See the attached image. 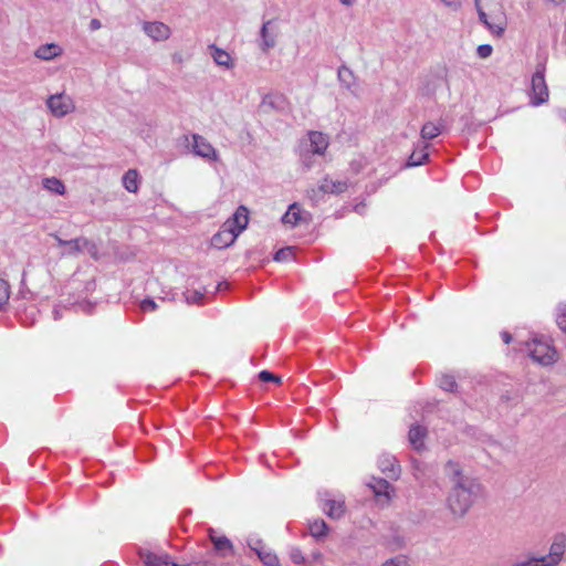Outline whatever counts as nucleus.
<instances>
[{
  "instance_id": "nucleus-1",
  "label": "nucleus",
  "mask_w": 566,
  "mask_h": 566,
  "mask_svg": "<svg viewBox=\"0 0 566 566\" xmlns=\"http://www.w3.org/2000/svg\"><path fill=\"white\" fill-rule=\"evenodd\" d=\"M249 224V210L240 206L235 212L227 219L220 230L213 234L210 245L217 250L231 247L237 238L247 229Z\"/></svg>"
},
{
  "instance_id": "nucleus-2",
  "label": "nucleus",
  "mask_w": 566,
  "mask_h": 566,
  "mask_svg": "<svg viewBox=\"0 0 566 566\" xmlns=\"http://www.w3.org/2000/svg\"><path fill=\"white\" fill-rule=\"evenodd\" d=\"M448 503L454 515H463L472 503V494L469 485L459 483V486L454 488L450 494Z\"/></svg>"
},
{
  "instance_id": "nucleus-3",
  "label": "nucleus",
  "mask_w": 566,
  "mask_h": 566,
  "mask_svg": "<svg viewBox=\"0 0 566 566\" xmlns=\"http://www.w3.org/2000/svg\"><path fill=\"white\" fill-rule=\"evenodd\" d=\"M247 546L253 552L259 562L264 566H281L279 555L270 548L262 539L248 538Z\"/></svg>"
},
{
  "instance_id": "nucleus-4",
  "label": "nucleus",
  "mask_w": 566,
  "mask_h": 566,
  "mask_svg": "<svg viewBox=\"0 0 566 566\" xmlns=\"http://www.w3.org/2000/svg\"><path fill=\"white\" fill-rule=\"evenodd\" d=\"M46 105L55 117H64L76 109L74 99L65 93L51 95L46 101Z\"/></svg>"
},
{
  "instance_id": "nucleus-5",
  "label": "nucleus",
  "mask_w": 566,
  "mask_h": 566,
  "mask_svg": "<svg viewBox=\"0 0 566 566\" xmlns=\"http://www.w3.org/2000/svg\"><path fill=\"white\" fill-rule=\"evenodd\" d=\"M208 536L212 544L213 553L216 556L221 558H228L234 555V545L232 541L224 534H221L213 528H209Z\"/></svg>"
},
{
  "instance_id": "nucleus-6",
  "label": "nucleus",
  "mask_w": 566,
  "mask_h": 566,
  "mask_svg": "<svg viewBox=\"0 0 566 566\" xmlns=\"http://www.w3.org/2000/svg\"><path fill=\"white\" fill-rule=\"evenodd\" d=\"M531 357L542 365H551L556 361V352L547 343L534 340L530 348Z\"/></svg>"
},
{
  "instance_id": "nucleus-7",
  "label": "nucleus",
  "mask_w": 566,
  "mask_h": 566,
  "mask_svg": "<svg viewBox=\"0 0 566 566\" xmlns=\"http://www.w3.org/2000/svg\"><path fill=\"white\" fill-rule=\"evenodd\" d=\"M548 98V90L545 83L544 70H538L532 77L531 99L534 106L543 104Z\"/></svg>"
},
{
  "instance_id": "nucleus-8",
  "label": "nucleus",
  "mask_w": 566,
  "mask_h": 566,
  "mask_svg": "<svg viewBox=\"0 0 566 566\" xmlns=\"http://www.w3.org/2000/svg\"><path fill=\"white\" fill-rule=\"evenodd\" d=\"M311 220V214L303 210L297 203H292L285 214L282 217V222L289 228L297 227L302 223H307Z\"/></svg>"
},
{
  "instance_id": "nucleus-9",
  "label": "nucleus",
  "mask_w": 566,
  "mask_h": 566,
  "mask_svg": "<svg viewBox=\"0 0 566 566\" xmlns=\"http://www.w3.org/2000/svg\"><path fill=\"white\" fill-rule=\"evenodd\" d=\"M144 32L156 42L167 41L171 36V29L159 21L144 22Z\"/></svg>"
},
{
  "instance_id": "nucleus-10",
  "label": "nucleus",
  "mask_w": 566,
  "mask_h": 566,
  "mask_svg": "<svg viewBox=\"0 0 566 566\" xmlns=\"http://www.w3.org/2000/svg\"><path fill=\"white\" fill-rule=\"evenodd\" d=\"M192 140H193V144H192L193 153L197 156H200L205 159L212 160V161L218 160L219 157H218L217 150L212 147V145L207 139H205L203 137H201L199 135H193Z\"/></svg>"
},
{
  "instance_id": "nucleus-11",
  "label": "nucleus",
  "mask_w": 566,
  "mask_h": 566,
  "mask_svg": "<svg viewBox=\"0 0 566 566\" xmlns=\"http://www.w3.org/2000/svg\"><path fill=\"white\" fill-rule=\"evenodd\" d=\"M566 548V541L564 536H558L555 538V541L552 543L549 553L544 556L546 559V563L549 566H557L560 560L563 559L564 553Z\"/></svg>"
},
{
  "instance_id": "nucleus-12",
  "label": "nucleus",
  "mask_w": 566,
  "mask_h": 566,
  "mask_svg": "<svg viewBox=\"0 0 566 566\" xmlns=\"http://www.w3.org/2000/svg\"><path fill=\"white\" fill-rule=\"evenodd\" d=\"M209 50L217 65L226 70H231L234 67V59L229 52L216 45H210Z\"/></svg>"
},
{
  "instance_id": "nucleus-13",
  "label": "nucleus",
  "mask_w": 566,
  "mask_h": 566,
  "mask_svg": "<svg viewBox=\"0 0 566 566\" xmlns=\"http://www.w3.org/2000/svg\"><path fill=\"white\" fill-rule=\"evenodd\" d=\"M475 4L479 11V17L486 24L488 29L496 36H502L506 28L505 17L502 14L496 18L495 22H489L485 12L480 8L479 0H475Z\"/></svg>"
},
{
  "instance_id": "nucleus-14",
  "label": "nucleus",
  "mask_w": 566,
  "mask_h": 566,
  "mask_svg": "<svg viewBox=\"0 0 566 566\" xmlns=\"http://www.w3.org/2000/svg\"><path fill=\"white\" fill-rule=\"evenodd\" d=\"M324 512L331 518H339L345 513V503L342 500L327 499L325 501Z\"/></svg>"
},
{
  "instance_id": "nucleus-15",
  "label": "nucleus",
  "mask_w": 566,
  "mask_h": 566,
  "mask_svg": "<svg viewBox=\"0 0 566 566\" xmlns=\"http://www.w3.org/2000/svg\"><path fill=\"white\" fill-rule=\"evenodd\" d=\"M310 534L316 539L322 541L328 536L329 528L324 520L316 518L308 524Z\"/></svg>"
},
{
  "instance_id": "nucleus-16",
  "label": "nucleus",
  "mask_w": 566,
  "mask_h": 566,
  "mask_svg": "<svg viewBox=\"0 0 566 566\" xmlns=\"http://www.w3.org/2000/svg\"><path fill=\"white\" fill-rule=\"evenodd\" d=\"M427 437L426 428L421 426H413L409 431V441L416 450L424 448V439Z\"/></svg>"
},
{
  "instance_id": "nucleus-17",
  "label": "nucleus",
  "mask_w": 566,
  "mask_h": 566,
  "mask_svg": "<svg viewBox=\"0 0 566 566\" xmlns=\"http://www.w3.org/2000/svg\"><path fill=\"white\" fill-rule=\"evenodd\" d=\"M347 184L342 180H334L332 178H324L319 185V190L324 193H340L345 191Z\"/></svg>"
},
{
  "instance_id": "nucleus-18",
  "label": "nucleus",
  "mask_w": 566,
  "mask_h": 566,
  "mask_svg": "<svg viewBox=\"0 0 566 566\" xmlns=\"http://www.w3.org/2000/svg\"><path fill=\"white\" fill-rule=\"evenodd\" d=\"M338 78L346 88L350 90L352 92L357 91V80L354 75V72L349 67L342 66L338 71Z\"/></svg>"
},
{
  "instance_id": "nucleus-19",
  "label": "nucleus",
  "mask_w": 566,
  "mask_h": 566,
  "mask_svg": "<svg viewBox=\"0 0 566 566\" xmlns=\"http://www.w3.org/2000/svg\"><path fill=\"white\" fill-rule=\"evenodd\" d=\"M312 151L322 155L328 147V139L322 133L313 132L310 134Z\"/></svg>"
},
{
  "instance_id": "nucleus-20",
  "label": "nucleus",
  "mask_w": 566,
  "mask_h": 566,
  "mask_svg": "<svg viewBox=\"0 0 566 566\" xmlns=\"http://www.w3.org/2000/svg\"><path fill=\"white\" fill-rule=\"evenodd\" d=\"M140 177L136 169H129L123 176L124 188L133 193H136L139 189Z\"/></svg>"
},
{
  "instance_id": "nucleus-21",
  "label": "nucleus",
  "mask_w": 566,
  "mask_h": 566,
  "mask_svg": "<svg viewBox=\"0 0 566 566\" xmlns=\"http://www.w3.org/2000/svg\"><path fill=\"white\" fill-rule=\"evenodd\" d=\"M61 54H62V49L54 43L41 45L35 51L36 57H39L41 60H46V61L52 60Z\"/></svg>"
},
{
  "instance_id": "nucleus-22",
  "label": "nucleus",
  "mask_w": 566,
  "mask_h": 566,
  "mask_svg": "<svg viewBox=\"0 0 566 566\" xmlns=\"http://www.w3.org/2000/svg\"><path fill=\"white\" fill-rule=\"evenodd\" d=\"M446 472L454 483V488L459 486V483L468 485V480L463 476L461 468L458 463L449 461L446 465Z\"/></svg>"
},
{
  "instance_id": "nucleus-23",
  "label": "nucleus",
  "mask_w": 566,
  "mask_h": 566,
  "mask_svg": "<svg viewBox=\"0 0 566 566\" xmlns=\"http://www.w3.org/2000/svg\"><path fill=\"white\" fill-rule=\"evenodd\" d=\"M429 159L428 145H422L419 149H415L408 158L407 167H416L424 164Z\"/></svg>"
},
{
  "instance_id": "nucleus-24",
  "label": "nucleus",
  "mask_w": 566,
  "mask_h": 566,
  "mask_svg": "<svg viewBox=\"0 0 566 566\" xmlns=\"http://www.w3.org/2000/svg\"><path fill=\"white\" fill-rule=\"evenodd\" d=\"M43 187L50 191V192H53V193H56V195H64L65 193V186L64 184L55 178V177H51V178H45L43 180Z\"/></svg>"
},
{
  "instance_id": "nucleus-25",
  "label": "nucleus",
  "mask_w": 566,
  "mask_h": 566,
  "mask_svg": "<svg viewBox=\"0 0 566 566\" xmlns=\"http://www.w3.org/2000/svg\"><path fill=\"white\" fill-rule=\"evenodd\" d=\"M440 125L433 122L426 123L421 128V137L428 140L437 137L438 135H440Z\"/></svg>"
},
{
  "instance_id": "nucleus-26",
  "label": "nucleus",
  "mask_w": 566,
  "mask_h": 566,
  "mask_svg": "<svg viewBox=\"0 0 566 566\" xmlns=\"http://www.w3.org/2000/svg\"><path fill=\"white\" fill-rule=\"evenodd\" d=\"M370 488L374 490L376 497L387 496L388 484L385 480L374 478Z\"/></svg>"
},
{
  "instance_id": "nucleus-27",
  "label": "nucleus",
  "mask_w": 566,
  "mask_h": 566,
  "mask_svg": "<svg viewBox=\"0 0 566 566\" xmlns=\"http://www.w3.org/2000/svg\"><path fill=\"white\" fill-rule=\"evenodd\" d=\"M146 566H177L170 562L166 556L148 555Z\"/></svg>"
},
{
  "instance_id": "nucleus-28",
  "label": "nucleus",
  "mask_w": 566,
  "mask_h": 566,
  "mask_svg": "<svg viewBox=\"0 0 566 566\" xmlns=\"http://www.w3.org/2000/svg\"><path fill=\"white\" fill-rule=\"evenodd\" d=\"M513 566H549L546 563V559L544 556L541 557H528L523 560H517L514 563Z\"/></svg>"
},
{
  "instance_id": "nucleus-29",
  "label": "nucleus",
  "mask_w": 566,
  "mask_h": 566,
  "mask_svg": "<svg viewBox=\"0 0 566 566\" xmlns=\"http://www.w3.org/2000/svg\"><path fill=\"white\" fill-rule=\"evenodd\" d=\"M290 558L296 565L307 566V558L300 548H293L290 553Z\"/></svg>"
},
{
  "instance_id": "nucleus-30",
  "label": "nucleus",
  "mask_w": 566,
  "mask_h": 566,
  "mask_svg": "<svg viewBox=\"0 0 566 566\" xmlns=\"http://www.w3.org/2000/svg\"><path fill=\"white\" fill-rule=\"evenodd\" d=\"M10 297V285L7 281L0 280V307L4 305Z\"/></svg>"
},
{
  "instance_id": "nucleus-31",
  "label": "nucleus",
  "mask_w": 566,
  "mask_h": 566,
  "mask_svg": "<svg viewBox=\"0 0 566 566\" xmlns=\"http://www.w3.org/2000/svg\"><path fill=\"white\" fill-rule=\"evenodd\" d=\"M324 563V555L319 551H314L307 558V566H313L315 564L322 565Z\"/></svg>"
},
{
  "instance_id": "nucleus-32",
  "label": "nucleus",
  "mask_w": 566,
  "mask_h": 566,
  "mask_svg": "<svg viewBox=\"0 0 566 566\" xmlns=\"http://www.w3.org/2000/svg\"><path fill=\"white\" fill-rule=\"evenodd\" d=\"M259 378L262 380V381H272V382H275L277 385L281 384V377L268 371V370H262L260 374H259Z\"/></svg>"
},
{
  "instance_id": "nucleus-33",
  "label": "nucleus",
  "mask_w": 566,
  "mask_h": 566,
  "mask_svg": "<svg viewBox=\"0 0 566 566\" xmlns=\"http://www.w3.org/2000/svg\"><path fill=\"white\" fill-rule=\"evenodd\" d=\"M441 385L444 389L450 391L457 389V382L452 376H443L441 379Z\"/></svg>"
},
{
  "instance_id": "nucleus-34",
  "label": "nucleus",
  "mask_w": 566,
  "mask_h": 566,
  "mask_svg": "<svg viewBox=\"0 0 566 566\" xmlns=\"http://www.w3.org/2000/svg\"><path fill=\"white\" fill-rule=\"evenodd\" d=\"M269 25H270V23L266 22L262 27V36H263V41H264V44L266 48H270L274 44V36H269V33H268Z\"/></svg>"
},
{
  "instance_id": "nucleus-35",
  "label": "nucleus",
  "mask_w": 566,
  "mask_h": 566,
  "mask_svg": "<svg viewBox=\"0 0 566 566\" xmlns=\"http://www.w3.org/2000/svg\"><path fill=\"white\" fill-rule=\"evenodd\" d=\"M293 255V251L291 248L281 249L276 252L274 260L275 261H284L290 259Z\"/></svg>"
},
{
  "instance_id": "nucleus-36",
  "label": "nucleus",
  "mask_w": 566,
  "mask_h": 566,
  "mask_svg": "<svg viewBox=\"0 0 566 566\" xmlns=\"http://www.w3.org/2000/svg\"><path fill=\"white\" fill-rule=\"evenodd\" d=\"M140 308L144 312H153L157 308V304L151 298H145L140 303Z\"/></svg>"
},
{
  "instance_id": "nucleus-37",
  "label": "nucleus",
  "mask_w": 566,
  "mask_h": 566,
  "mask_svg": "<svg viewBox=\"0 0 566 566\" xmlns=\"http://www.w3.org/2000/svg\"><path fill=\"white\" fill-rule=\"evenodd\" d=\"M492 53V46L489 44H482L478 48V54L480 57L485 59Z\"/></svg>"
},
{
  "instance_id": "nucleus-38",
  "label": "nucleus",
  "mask_w": 566,
  "mask_h": 566,
  "mask_svg": "<svg viewBox=\"0 0 566 566\" xmlns=\"http://www.w3.org/2000/svg\"><path fill=\"white\" fill-rule=\"evenodd\" d=\"M201 297H202V294L199 292H196V291L192 293H190V292L186 293V300L188 303H197L201 300Z\"/></svg>"
},
{
  "instance_id": "nucleus-39",
  "label": "nucleus",
  "mask_w": 566,
  "mask_h": 566,
  "mask_svg": "<svg viewBox=\"0 0 566 566\" xmlns=\"http://www.w3.org/2000/svg\"><path fill=\"white\" fill-rule=\"evenodd\" d=\"M391 566H409V563L405 555H399L395 560H391Z\"/></svg>"
},
{
  "instance_id": "nucleus-40",
  "label": "nucleus",
  "mask_w": 566,
  "mask_h": 566,
  "mask_svg": "<svg viewBox=\"0 0 566 566\" xmlns=\"http://www.w3.org/2000/svg\"><path fill=\"white\" fill-rule=\"evenodd\" d=\"M557 324L562 331L566 333V313H563L557 318Z\"/></svg>"
},
{
  "instance_id": "nucleus-41",
  "label": "nucleus",
  "mask_w": 566,
  "mask_h": 566,
  "mask_svg": "<svg viewBox=\"0 0 566 566\" xmlns=\"http://www.w3.org/2000/svg\"><path fill=\"white\" fill-rule=\"evenodd\" d=\"M90 25L92 30H98L101 28V22L97 19H93Z\"/></svg>"
},
{
  "instance_id": "nucleus-42",
  "label": "nucleus",
  "mask_w": 566,
  "mask_h": 566,
  "mask_svg": "<svg viewBox=\"0 0 566 566\" xmlns=\"http://www.w3.org/2000/svg\"><path fill=\"white\" fill-rule=\"evenodd\" d=\"M441 1L450 7H457L460 4V0H441Z\"/></svg>"
},
{
  "instance_id": "nucleus-43",
  "label": "nucleus",
  "mask_w": 566,
  "mask_h": 566,
  "mask_svg": "<svg viewBox=\"0 0 566 566\" xmlns=\"http://www.w3.org/2000/svg\"><path fill=\"white\" fill-rule=\"evenodd\" d=\"M339 1L342 4L347 6V7H350L356 2V0H339Z\"/></svg>"
},
{
  "instance_id": "nucleus-44",
  "label": "nucleus",
  "mask_w": 566,
  "mask_h": 566,
  "mask_svg": "<svg viewBox=\"0 0 566 566\" xmlns=\"http://www.w3.org/2000/svg\"><path fill=\"white\" fill-rule=\"evenodd\" d=\"M504 340H505V343H510L511 336L509 334H504Z\"/></svg>"
},
{
  "instance_id": "nucleus-45",
  "label": "nucleus",
  "mask_w": 566,
  "mask_h": 566,
  "mask_svg": "<svg viewBox=\"0 0 566 566\" xmlns=\"http://www.w3.org/2000/svg\"><path fill=\"white\" fill-rule=\"evenodd\" d=\"M172 59H174L175 61L181 62V57H180L178 54H174V55H172Z\"/></svg>"
},
{
  "instance_id": "nucleus-46",
  "label": "nucleus",
  "mask_w": 566,
  "mask_h": 566,
  "mask_svg": "<svg viewBox=\"0 0 566 566\" xmlns=\"http://www.w3.org/2000/svg\"><path fill=\"white\" fill-rule=\"evenodd\" d=\"M67 243L75 245V248L77 249V241H71V242H67Z\"/></svg>"
}]
</instances>
